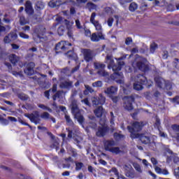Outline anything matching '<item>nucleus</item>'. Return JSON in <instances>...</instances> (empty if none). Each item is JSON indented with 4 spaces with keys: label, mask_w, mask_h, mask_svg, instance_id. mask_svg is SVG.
I'll use <instances>...</instances> for the list:
<instances>
[{
    "label": "nucleus",
    "mask_w": 179,
    "mask_h": 179,
    "mask_svg": "<svg viewBox=\"0 0 179 179\" xmlns=\"http://www.w3.org/2000/svg\"><path fill=\"white\" fill-rule=\"evenodd\" d=\"M106 61L108 64V68L110 69L112 68L114 73L113 76L115 77L117 83H119V85H122L124 83V74L122 72H120L121 71V68L124 66V61L119 59L117 60V64H114V59H113V57L110 55L106 56Z\"/></svg>",
    "instance_id": "1"
},
{
    "label": "nucleus",
    "mask_w": 179,
    "mask_h": 179,
    "mask_svg": "<svg viewBox=\"0 0 179 179\" xmlns=\"http://www.w3.org/2000/svg\"><path fill=\"white\" fill-rule=\"evenodd\" d=\"M71 110V114H73L75 120H77L78 122L85 128L83 125L85 124V117L82 115V110L79 109V105L76 99H72L70 106Z\"/></svg>",
    "instance_id": "2"
},
{
    "label": "nucleus",
    "mask_w": 179,
    "mask_h": 179,
    "mask_svg": "<svg viewBox=\"0 0 179 179\" xmlns=\"http://www.w3.org/2000/svg\"><path fill=\"white\" fill-rule=\"evenodd\" d=\"M132 66L134 69H138L139 71H141V72H148V71H149L148 59L142 57H137L133 62Z\"/></svg>",
    "instance_id": "3"
},
{
    "label": "nucleus",
    "mask_w": 179,
    "mask_h": 179,
    "mask_svg": "<svg viewBox=\"0 0 179 179\" xmlns=\"http://www.w3.org/2000/svg\"><path fill=\"white\" fill-rule=\"evenodd\" d=\"M143 127V122H134L131 127L128 126L127 129L131 134V139H136L138 138L139 133L142 131V128Z\"/></svg>",
    "instance_id": "4"
},
{
    "label": "nucleus",
    "mask_w": 179,
    "mask_h": 179,
    "mask_svg": "<svg viewBox=\"0 0 179 179\" xmlns=\"http://www.w3.org/2000/svg\"><path fill=\"white\" fill-rule=\"evenodd\" d=\"M135 83L134 84V89L135 90H142L145 83H148V79L145 78L144 74H138L135 78Z\"/></svg>",
    "instance_id": "5"
},
{
    "label": "nucleus",
    "mask_w": 179,
    "mask_h": 179,
    "mask_svg": "<svg viewBox=\"0 0 179 179\" xmlns=\"http://www.w3.org/2000/svg\"><path fill=\"white\" fill-rule=\"evenodd\" d=\"M69 45H72V44L69 43L65 41H62L56 44L55 51L56 54H61L62 52H65L66 51H68Z\"/></svg>",
    "instance_id": "6"
},
{
    "label": "nucleus",
    "mask_w": 179,
    "mask_h": 179,
    "mask_svg": "<svg viewBox=\"0 0 179 179\" xmlns=\"http://www.w3.org/2000/svg\"><path fill=\"white\" fill-rule=\"evenodd\" d=\"M123 100L124 101V107L125 110H127V111H131V110H134V106L132 105V103L135 101L134 95L124 96Z\"/></svg>",
    "instance_id": "7"
},
{
    "label": "nucleus",
    "mask_w": 179,
    "mask_h": 179,
    "mask_svg": "<svg viewBox=\"0 0 179 179\" xmlns=\"http://www.w3.org/2000/svg\"><path fill=\"white\" fill-rule=\"evenodd\" d=\"M27 118H29L31 122H34L35 125H37V124H40L41 119L40 118V113L38 111H35L34 113L27 114L26 113L24 115Z\"/></svg>",
    "instance_id": "8"
},
{
    "label": "nucleus",
    "mask_w": 179,
    "mask_h": 179,
    "mask_svg": "<svg viewBox=\"0 0 179 179\" xmlns=\"http://www.w3.org/2000/svg\"><path fill=\"white\" fill-rule=\"evenodd\" d=\"M82 53L84 57V60L86 62H92L93 61V58H94V53L90 49H83Z\"/></svg>",
    "instance_id": "9"
},
{
    "label": "nucleus",
    "mask_w": 179,
    "mask_h": 179,
    "mask_svg": "<svg viewBox=\"0 0 179 179\" xmlns=\"http://www.w3.org/2000/svg\"><path fill=\"white\" fill-rule=\"evenodd\" d=\"M94 17H96V13H92L90 17V22L94 25L97 33H99V31L103 33V27H101V24H100L98 20H95Z\"/></svg>",
    "instance_id": "10"
},
{
    "label": "nucleus",
    "mask_w": 179,
    "mask_h": 179,
    "mask_svg": "<svg viewBox=\"0 0 179 179\" xmlns=\"http://www.w3.org/2000/svg\"><path fill=\"white\" fill-rule=\"evenodd\" d=\"M92 102L93 106H103L106 103V97L103 94H100L99 96H94L92 98Z\"/></svg>",
    "instance_id": "11"
},
{
    "label": "nucleus",
    "mask_w": 179,
    "mask_h": 179,
    "mask_svg": "<svg viewBox=\"0 0 179 179\" xmlns=\"http://www.w3.org/2000/svg\"><path fill=\"white\" fill-rule=\"evenodd\" d=\"M36 66V64L34 62H29L27 64L26 68L24 69V72L25 75L28 76H31L34 75V67Z\"/></svg>",
    "instance_id": "12"
},
{
    "label": "nucleus",
    "mask_w": 179,
    "mask_h": 179,
    "mask_svg": "<svg viewBox=\"0 0 179 179\" xmlns=\"http://www.w3.org/2000/svg\"><path fill=\"white\" fill-rule=\"evenodd\" d=\"M137 138H138L141 143L144 145H149L150 143V136L148 133L138 134Z\"/></svg>",
    "instance_id": "13"
},
{
    "label": "nucleus",
    "mask_w": 179,
    "mask_h": 179,
    "mask_svg": "<svg viewBox=\"0 0 179 179\" xmlns=\"http://www.w3.org/2000/svg\"><path fill=\"white\" fill-rule=\"evenodd\" d=\"M104 34H103V32L101 31L93 33L91 35V41H94V43L99 42V40H104Z\"/></svg>",
    "instance_id": "14"
},
{
    "label": "nucleus",
    "mask_w": 179,
    "mask_h": 179,
    "mask_svg": "<svg viewBox=\"0 0 179 179\" xmlns=\"http://www.w3.org/2000/svg\"><path fill=\"white\" fill-rule=\"evenodd\" d=\"M89 120L87 122L88 128H92V129H96L97 128V122L96 120V117L93 115L88 116Z\"/></svg>",
    "instance_id": "15"
},
{
    "label": "nucleus",
    "mask_w": 179,
    "mask_h": 179,
    "mask_svg": "<svg viewBox=\"0 0 179 179\" xmlns=\"http://www.w3.org/2000/svg\"><path fill=\"white\" fill-rule=\"evenodd\" d=\"M25 11L29 16H31L34 13V9H33V4L31 1H27L25 3Z\"/></svg>",
    "instance_id": "16"
},
{
    "label": "nucleus",
    "mask_w": 179,
    "mask_h": 179,
    "mask_svg": "<svg viewBox=\"0 0 179 179\" xmlns=\"http://www.w3.org/2000/svg\"><path fill=\"white\" fill-rule=\"evenodd\" d=\"M64 118L66 120V125H68V127H71V128H73V129H78V127L75 125L73 120H72L69 115L65 114Z\"/></svg>",
    "instance_id": "17"
},
{
    "label": "nucleus",
    "mask_w": 179,
    "mask_h": 179,
    "mask_svg": "<svg viewBox=\"0 0 179 179\" xmlns=\"http://www.w3.org/2000/svg\"><path fill=\"white\" fill-rule=\"evenodd\" d=\"M155 81L158 87L160 89L164 88V85L166 84V80L162 77H155Z\"/></svg>",
    "instance_id": "18"
},
{
    "label": "nucleus",
    "mask_w": 179,
    "mask_h": 179,
    "mask_svg": "<svg viewBox=\"0 0 179 179\" xmlns=\"http://www.w3.org/2000/svg\"><path fill=\"white\" fill-rule=\"evenodd\" d=\"M8 59L10 62L15 66L20 61V57L16 55L15 54H11L8 56Z\"/></svg>",
    "instance_id": "19"
},
{
    "label": "nucleus",
    "mask_w": 179,
    "mask_h": 179,
    "mask_svg": "<svg viewBox=\"0 0 179 179\" xmlns=\"http://www.w3.org/2000/svg\"><path fill=\"white\" fill-rule=\"evenodd\" d=\"M105 150L110 152L113 148V146L115 145V142L114 141H105L103 142Z\"/></svg>",
    "instance_id": "20"
},
{
    "label": "nucleus",
    "mask_w": 179,
    "mask_h": 179,
    "mask_svg": "<svg viewBox=\"0 0 179 179\" xmlns=\"http://www.w3.org/2000/svg\"><path fill=\"white\" fill-rule=\"evenodd\" d=\"M106 134H107V127H100L98 128L96 135L99 138H103V136H105Z\"/></svg>",
    "instance_id": "21"
},
{
    "label": "nucleus",
    "mask_w": 179,
    "mask_h": 179,
    "mask_svg": "<svg viewBox=\"0 0 179 179\" xmlns=\"http://www.w3.org/2000/svg\"><path fill=\"white\" fill-rule=\"evenodd\" d=\"M73 82L67 80H64L61 82L60 85H59V87L61 89H71V87H72Z\"/></svg>",
    "instance_id": "22"
},
{
    "label": "nucleus",
    "mask_w": 179,
    "mask_h": 179,
    "mask_svg": "<svg viewBox=\"0 0 179 179\" xmlns=\"http://www.w3.org/2000/svg\"><path fill=\"white\" fill-rule=\"evenodd\" d=\"M117 92H118V88L115 86H111L108 87L105 91L104 93L106 94H116Z\"/></svg>",
    "instance_id": "23"
},
{
    "label": "nucleus",
    "mask_w": 179,
    "mask_h": 179,
    "mask_svg": "<svg viewBox=\"0 0 179 179\" xmlns=\"http://www.w3.org/2000/svg\"><path fill=\"white\" fill-rule=\"evenodd\" d=\"M94 113L96 117H97L98 118H100L104 114V113H106V110L103 109L102 106H99L94 110Z\"/></svg>",
    "instance_id": "24"
},
{
    "label": "nucleus",
    "mask_w": 179,
    "mask_h": 179,
    "mask_svg": "<svg viewBox=\"0 0 179 179\" xmlns=\"http://www.w3.org/2000/svg\"><path fill=\"white\" fill-rule=\"evenodd\" d=\"M48 5L50 8H57L62 5V0H51Z\"/></svg>",
    "instance_id": "25"
},
{
    "label": "nucleus",
    "mask_w": 179,
    "mask_h": 179,
    "mask_svg": "<svg viewBox=\"0 0 179 179\" xmlns=\"http://www.w3.org/2000/svg\"><path fill=\"white\" fill-rule=\"evenodd\" d=\"M41 118H43V120H51L54 124H55L56 122L55 117L51 116V115H50V113H48V112H44L41 115Z\"/></svg>",
    "instance_id": "26"
},
{
    "label": "nucleus",
    "mask_w": 179,
    "mask_h": 179,
    "mask_svg": "<svg viewBox=\"0 0 179 179\" xmlns=\"http://www.w3.org/2000/svg\"><path fill=\"white\" fill-rule=\"evenodd\" d=\"M35 9L36 11L41 10L42 9H44V2L38 1L36 3Z\"/></svg>",
    "instance_id": "27"
},
{
    "label": "nucleus",
    "mask_w": 179,
    "mask_h": 179,
    "mask_svg": "<svg viewBox=\"0 0 179 179\" xmlns=\"http://www.w3.org/2000/svg\"><path fill=\"white\" fill-rule=\"evenodd\" d=\"M159 48V45L155 42H153L150 45V52L151 54H155L156 50Z\"/></svg>",
    "instance_id": "28"
},
{
    "label": "nucleus",
    "mask_w": 179,
    "mask_h": 179,
    "mask_svg": "<svg viewBox=\"0 0 179 179\" xmlns=\"http://www.w3.org/2000/svg\"><path fill=\"white\" fill-rule=\"evenodd\" d=\"M124 174L126 177H128V178H135V171L134 169L130 171H127L124 172Z\"/></svg>",
    "instance_id": "29"
},
{
    "label": "nucleus",
    "mask_w": 179,
    "mask_h": 179,
    "mask_svg": "<svg viewBox=\"0 0 179 179\" xmlns=\"http://www.w3.org/2000/svg\"><path fill=\"white\" fill-rule=\"evenodd\" d=\"M171 159H173L175 164H178V163H179V157L177 155H172L169 157L166 160L167 163H170V160H171Z\"/></svg>",
    "instance_id": "30"
},
{
    "label": "nucleus",
    "mask_w": 179,
    "mask_h": 179,
    "mask_svg": "<svg viewBox=\"0 0 179 179\" xmlns=\"http://www.w3.org/2000/svg\"><path fill=\"white\" fill-rule=\"evenodd\" d=\"M19 22L21 26H24V24H29V21L26 19L24 15H20Z\"/></svg>",
    "instance_id": "31"
},
{
    "label": "nucleus",
    "mask_w": 179,
    "mask_h": 179,
    "mask_svg": "<svg viewBox=\"0 0 179 179\" xmlns=\"http://www.w3.org/2000/svg\"><path fill=\"white\" fill-rule=\"evenodd\" d=\"M94 66L95 69H99V71H103L104 68H106V64L96 62L94 64Z\"/></svg>",
    "instance_id": "32"
},
{
    "label": "nucleus",
    "mask_w": 179,
    "mask_h": 179,
    "mask_svg": "<svg viewBox=\"0 0 179 179\" xmlns=\"http://www.w3.org/2000/svg\"><path fill=\"white\" fill-rule=\"evenodd\" d=\"M85 90L84 91L85 96H87L89 93H94V90L92 89V87H90V85H85Z\"/></svg>",
    "instance_id": "33"
},
{
    "label": "nucleus",
    "mask_w": 179,
    "mask_h": 179,
    "mask_svg": "<svg viewBox=\"0 0 179 179\" xmlns=\"http://www.w3.org/2000/svg\"><path fill=\"white\" fill-rule=\"evenodd\" d=\"M18 99L22 100V101H26L29 100V95L24 94V93H20L17 94Z\"/></svg>",
    "instance_id": "34"
},
{
    "label": "nucleus",
    "mask_w": 179,
    "mask_h": 179,
    "mask_svg": "<svg viewBox=\"0 0 179 179\" xmlns=\"http://www.w3.org/2000/svg\"><path fill=\"white\" fill-rule=\"evenodd\" d=\"M66 29L65 28V26L61 25L60 27H58L57 29V33L59 36H64Z\"/></svg>",
    "instance_id": "35"
},
{
    "label": "nucleus",
    "mask_w": 179,
    "mask_h": 179,
    "mask_svg": "<svg viewBox=\"0 0 179 179\" xmlns=\"http://www.w3.org/2000/svg\"><path fill=\"white\" fill-rule=\"evenodd\" d=\"M172 129L174 130V131L176 133V136H175L176 141L178 142V136H179V126L177 124H173L172 126Z\"/></svg>",
    "instance_id": "36"
},
{
    "label": "nucleus",
    "mask_w": 179,
    "mask_h": 179,
    "mask_svg": "<svg viewBox=\"0 0 179 179\" xmlns=\"http://www.w3.org/2000/svg\"><path fill=\"white\" fill-rule=\"evenodd\" d=\"M64 24L66 26L67 30L72 29V26H73V22H70L68 20H64Z\"/></svg>",
    "instance_id": "37"
},
{
    "label": "nucleus",
    "mask_w": 179,
    "mask_h": 179,
    "mask_svg": "<svg viewBox=\"0 0 179 179\" xmlns=\"http://www.w3.org/2000/svg\"><path fill=\"white\" fill-rule=\"evenodd\" d=\"M129 9L131 12H135L138 9V4L134 2L131 3Z\"/></svg>",
    "instance_id": "38"
},
{
    "label": "nucleus",
    "mask_w": 179,
    "mask_h": 179,
    "mask_svg": "<svg viewBox=\"0 0 179 179\" xmlns=\"http://www.w3.org/2000/svg\"><path fill=\"white\" fill-rule=\"evenodd\" d=\"M66 131L68 132V138L69 139H72V136H73V131H76V129H73V128H71V127H69V128H66Z\"/></svg>",
    "instance_id": "39"
},
{
    "label": "nucleus",
    "mask_w": 179,
    "mask_h": 179,
    "mask_svg": "<svg viewBox=\"0 0 179 179\" xmlns=\"http://www.w3.org/2000/svg\"><path fill=\"white\" fill-rule=\"evenodd\" d=\"M8 37L11 41H15L17 38V34L16 32H10L8 34Z\"/></svg>",
    "instance_id": "40"
},
{
    "label": "nucleus",
    "mask_w": 179,
    "mask_h": 179,
    "mask_svg": "<svg viewBox=\"0 0 179 179\" xmlns=\"http://www.w3.org/2000/svg\"><path fill=\"white\" fill-rule=\"evenodd\" d=\"M66 55L68 58H69L70 59H75V57L76 56V55H75L73 50L67 51Z\"/></svg>",
    "instance_id": "41"
},
{
    "label": "nucleus",
    "mask_w": 179,
    "mask_h": 179,
    "mask_svg": "<svg viewBox=\"0 0 179 179\" xmlns=\"http://www.w3.org/2000/svg\"><path fill=\"white\" fill-rule=\"evenodd\" d=\"M173 68H176V69L179 71V59L178 58L173 59Z\"/></svg>",
    "instance_id": "42"
},
{
    "label": "nucleus",
    "mask_w": 179,
    "mask_h": 179,
    "mask_svg": "<svg viewBox=\"0 0 179 179\" xmlns=\"http://www.w3.org/2000/svg\"><path fill=\"white\" fill-rule=\"evenodd\" d=\"M87 9H89V10H93V9H96V8H97V6H96V4H94L92 2H88L87 3Z\"/></svg>",
    "instance_id": "43"
},
{
    "label": "nucleus",
    "mask_w": 179,
    "mask_h": 179,
    "mask_svg": "<svg viewBox=\"0 0 179 179\" xmlns=\"http://www.w3.org/2000/svg\"><path fill=\"white\" fill-rule=\"evenodd\" d=\"M92 87H103V82L98 80L92 83Z\"/></svg>",
    "instance_id": "44"
},
{
    "label": "nucleus",
    "mask_w": 179,
    "mask_h": 179,
    "mask_svg": "<svg viewBox=\"0 0 179 179\" xmlns=\"http://www.w3.org/2000/svg\"><path fill=\"white\" fill-rule=\"evenodd\" d=\"M109 152H110L111 153H115V155H118V153H121V150L118 147H113V148L110 149Z\"/></svg>",
    "instance_id": "45"
},
{
    "label": "nucleus",
    "mask_w": 179,
    "mask_h": 179,
    "mask_svg": "<svg viewBox=\"0 0 179 179\" xmlns=\"http://www.w3.org/2000/svg\"><path fill=\"white\" fill-rule=\"evenodd\" d=\"M61 94H62V91H57L53 96L52 99L54 101L57 100V99H59L61 97Z\"/></svg>",
    "instance_id": "46"
},
{
    "label": "nucleus",
    "mask_w": 179,
    "mask_h": 179,
    "mask_svg": "<svg viewBox=\"0 0 179 179\" xmlns=\"http://www.w3.org/2000/svg\"><path fill=\"white\" fill-rule=\"evenodd\" d=\"M164 89H166V90H171V89H173V87L171 86V83L169 81L167 82L165 81Z\"/></svg>",
    "instance_id": "47"
},
{
    "label": "nucleus",
    "mask_w": 179,
    "mask_h": 179,
    "mask_svg": "<svg viewBox=\"0 0 179 179\" xmlns=\"http://www.w3.org/2000/svg\"><path fill=\"white\" fill-rule=\"evenodd\" d=\"M39 108H42L43 110H47V111H49V113H52V109L51 108H49L48 106H45L44 104H39L38 105Z\"/></svg>",
    "instance_id": "48"
},
{
    "label": "nucleus",
    "mask_w": 179,
    "mask_h": 179,
    "mask_svg": "<svg viewBox=\"0 0 179 179\" xmlns=\"http://www.w3.org/2000/svg\"><path fill=\"white\" fill-rule=\"evenodd\" d=\"M114 173L115 176H116L117 177H118V178H120V173L118 172V169H117V168H112L111 170L108 171V173Z\"/></svg>",
    "instance_id": "49"
},
{
    "label": "nucleus",
    "mask_w": 179,
    "mask_h": 179,
    "mask_svg": "<svg viewBox=\"0 0 179 179\" xmlns=\"http://www.w3.org/2000/svg\"><path fill=\"white\" fill-rule=\"evenodd\" d=\"M97 73L98 75H99V76H104V77L108 76V73L104 71V69L98 71Z\"/></svg>",
    "instance_id": "50"
},
{
    "label": "nucleus",
    "mask_w": 179,
    "mask_h": 179,
    "mask_svg": "<svg viewBox=\"0 0 179 179\" xmlns=\"http://www.w3.org/2000/svg\"><path fill=\"white\" fill-rule=\"evenodd\" d=\"M133 166L134 167L135 170L138 173H142V169L141 168V165L138 163H133Z\"/></svg>",
    "instance_id": "51"
},
{
    "label": "nucleus",
    "mask_w": 179,
    "mask_h": 179,
    "mask_svg": "<svg viewBox=\"0 0 179 179\" xmlns=\"http://www.w3.org/2000/svg\"><path fill=\"white\" fill-rule=\"evenodd\" d=\"M83 167V163L82 162H76V171H79Z\"/></svg>",
    "instance_id": "52"
},
{
    "label": "nucleus",
    "mask_w": 179,
    "mask_h": 179,
    "mask_svg": "<svg viewBox=\"0 0 179 179\" xmlns=\"http://www.w3.org/2000/svg\"><path fill=\"white\" fill-rule=\"evenodd\" d=\"M41 16V12L40 11H37L35 14L33 15L32 18L34 20H37L38 19H39V17Z\"/></svg>",
    "instance_id": "53"
},
{
    "label": "nucleus",
    "mask_w": 179,
    "mask_h": 179,
    "mask_svg": "<svg viewBox=\"0 0 179 179\" xmlns=\"http://www.w3.org/2000/svg\"><path fill=\"white\" fill-rule=\"evenodd\" d=\"M69 151L71 152L73 157H76L78 156V152H76V149L70 148Z\"/></svg>",
    "instance_id": "54"
},
{
    "label": "nucleus",
    "mask_w": 179,
    "mask_h": 179,
    "mask_svg": "<svg viewBox=\"0 0 179 179\" xmlns=\"http://www.w3.org/2000/svg\"><path fill=\"white\" fill-rule=\"evenodd\" d=\"M0 122L2 124V125H8V124H9V120L0 117Z\"/></svg>",
    "instance_id": "55"
},
{
    "label": "nucleus",
    "mask_w": 179,
    "mask_h": 179,
    "mask_svg": "<svg viewBox=\"0 0 179 179\" xmlns=\"http://www.w3.org/2000/svg\"><path fill=\"white\" fill-rule=\"evenodd\" d=\"M19 36H20V37H21V38H24L26 40H29V38H30V36L29 35L24 34V32H20Z\"/></svg>",
    "instance_id": "56"
},
{
    "label": "nucleus",
    "mask_w": 179,
    "mask_h": 179,
    "mask_svg": "<svg viewBox=\"0 0 179 179\" xmlns=\"http://www.w3.org/2000/svg\"><path fill=\"white\" fill-rule=\"evenodd\" d=\"M11 73H13L14 76H20V78H23V73L22 71L17 72V71H11Z\"/></svg>",
    "instance_id": "57"
},
{
    "label": "nucleus",
    "mask_w": 179,
    "mask_h": 179,
    "mask_svg": "<svg viewBox=\"0 0 179 179\" xmlns=\"http://www.w3.org/2000/svg\"><path fill=\"white\" fill-rule=\"evenodd\" d=\"M113 23H114V18H113V17H110L108 19V26H109V27H111L113 26Z\"/></svg>",
    "instance_id": "58"
},
{
    "label": "nucleus",
    "mask_w": 179,
    "mask_h": 179,
    "mask_svg": "<svg viewBox=\"0 0 179 179\" xmlns=\"http://www.w3.org/2000/svg\"><path fill=\"white\" fill-rule=\"evenodd\" d=\"M131 43H132V38H131V37L126 38V39H125L126 45H129L131 44Z\"/></svg>",
    "instance_id": "59"
},
{
    "label": "nucleus",
    "mask_w": 179,
    "mask_h": 179,
    "mask_svg": "<svg viewBox=\"0 0 179 179\" xmlns=\"http://www.w3.org/2000/svg\"><path fill=\"white\" fill-rule=\"evenodd\" d=\"M76 26L77 29H79L80 30L83 29V27L80 24V21L79 20H76Z\"/></svg>",
    "instance_id": "60"
},
{
    "label": "nucleus",
    "mask_w": 179,
    "mask_h": 179,
    "mask_svg": "<svg viewBox=\"0 0 179 179\" xmlns=\"http://www.w3.org/2000/svg\"><path fill=\"white\" fill-rule=\"evenodd\" d=\"M134 168H132V166L131 165H124V173L127 171H129L130 170H132Z\"/></svg>",
    "instance_id": "61"
},
{
    "label": "nucleus",
    "mask_w": 179,
    "mask_h": 179,
    "mask_svg": "<svg viewBox=\"0 0 179 179\" xmlns=\"http://www.w3.org/2000/svg\"><path fill=\"white\" fill-rule=\"evenodd\" d=\"M4 65L6 66H7L9 72L12 71V64H10V63L8 62H4Z\"/></svg>",
    "instance_id": "62"
},
{
    "label": "nucleus",
    "mask_w": 179,
    "mask_h": 179,
    "mask_svg": "<svg viewBox=\"0 0 179 179\" xmlns=\"http://www.w3.org/2000/svg\"><path fill=\"white\" fill-rule=\"evenodd\" d=\"M50 92H51V89L44 92V96L48 100H50Z\"/></svg>",
    "instance_id": "63"
},
{
    "label": "nucleus",
    "mask_w": 179,
    "mask_h": 179,
    "mask_svg": "<svg viewBox=\"0 0 179 179\" xmlns=\"http://www.w3.org/2000/svg\"><path fill=\"white\" fill-rule=\"evenodd\" d=\"M18 177H20V178H22V179H32L31 177L27 176H24L23 174L18 175Z\"/></svg>",
    "instance_id": "64"
}]
</instances>
